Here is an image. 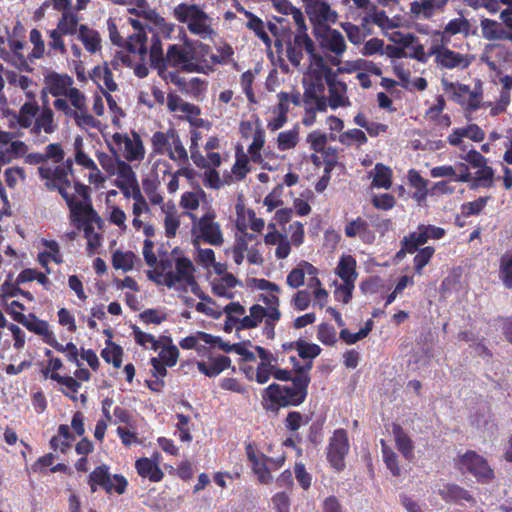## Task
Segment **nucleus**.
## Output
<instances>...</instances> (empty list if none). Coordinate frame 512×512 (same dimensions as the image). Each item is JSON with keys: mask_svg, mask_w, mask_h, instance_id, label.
Segmentation results:
<instances>
[{"mask_svg": "<svg viewBox=\"0 0 512 512\" xmlns=\"http://www.w3.org/2000/svg\"><path fill=\"white\" fill-rule=\"evenodd\" d=\"M73 173L72 159L63 160L57 165L43 164L38 167V174L44 181L45 187L50 191L57 190L73 213L84 212L85 215L95 217L89 187L79 181H72L69 176Z\"/></svg>", "mask_w": 512, "mask_h": 512, "instance_id": "f257e3e1", "label": "nucleus"}, {"mask_svg": "<svg viewBox=\"0 0 512 512\" xmlns=\"http://www.w3.org/2000/svg\"><path fill=\"white\" fill-rule=\"evenodd\" d=\"M296 374L289 385L270 384L264 390V399L268 401L266 409L277 412L280 407L299 406L302 404L308 394V386L311 378L309 372L313 363L309 362L300 365L296 357H290Z\"/></svg>", "mask_w": 512, "mask_h": 512, "instance_id": "f03ea898", "label": "nucleus"}, {"mask_svg": "<svg viewBox=\"0 0 512 512\" xmlns=\"http://www.w3.org/2000/svg\"><path fill=\"white\" fill-rule=\"evenodd\" d=\"M178 248L170 254L159 251V261L154 270L147 271V278L157 285L178 288L179 285L195 286V268L192 261L179 255Z\"/></svg>", "mask_w": 512, "mask_h": 512, "instance_id": "7ed1b4c3", "label": "nucleus"}, {"mask_svg": "<svg viewBox=\"0 0 512 512\" xmlns=\"http://www.w3.org/2000/svg\"><path fill=\"white\" fill-rule=\"evenodd\" d=\"M305 54L308 56V68L313 73H317L326 65L323 56L317 52L316 45L307 31H295L293 34H289L286 40V56L291 65L296 68L300 67Z\"/></svg>", "mask_w": 512, "mask_h": 512, "instance_id": "20e7f679", "label": "nucleus"}, {"mask_svg": "<svg viewBox=\"0 0 512 512\" xmlns=\"http://www.w3.org/2000/svg\"><path fill=\"white\" fill-rule=\"evenodd\" d=\"M173 17L187 26L188 31L203 40H212L216 32L212 27L213 19L204 9L194 3L183 2L173 8Z\"/></svg>", "mask_w": 512, "mask_h": 512, "instance_id": "39448f33", "label": "nucleus"}, {"mask_svg": "<svg viewBox=\"0 0 512 512\" xmlns=\"http://www.w3.org/2000/svg\"><path fill=\"white\" fill-rule=\"evenodd\" d=\"M163 62L165 65L187 73L209 75L214 71L213 66L208 61L201 60L192 51H188L177 44L168 46L166 55L163 54Z\"/></svg>", "mask_w": 512, "mask_h": 512, "instance_id": "423d86ee", "label": "nucleus"}, {"mask_svg": "<svg viewBox=\"0 0 512 512\" xmlns=\"http://www.w3.org/2000/svg\"><path fill=\"white\" fill-rule=\"evenodd\" d=\"M193 218V246H200V241H203L212 246H221L224 242L223 234L220 224L215 221L213 213H206L198 220L192 214Z\"/></svg>", "mask_w": 512, "mask_h": 512, "instance_id": "0eeeda50", "label": "nucleus"}, {"mask_svg": "<svg viewBox=\"0 0 512 512\" xmlns=\"http://www.w3.org/2000/svg\"><path fill=\"white\" fill-rule=\"evenodd\" d=\"M314 35L319 41L320 47L330 53L328 61L333 66H338L341 63V57L345 53L347 45L343 34L329 27H315Z\"/></svg>", "mask_w": 512, "mask_h": 512, "instance_id": "6e6552de", "label": "nucleus"}, {"mask_svg": "<svg viewBox=\"0 0 512 512\" xmlns=\"http://www.w3.org/2000/svg\"><path fill=\"white\" fill-rule=\"evenodd\" d=\"M323 75L325 83L328 87L329 99L328 104L332 109L339 107H348L351 105L347 95V85L337 78V74L327 64L324 68L317 71Z\"/></svg>", "mask_w": 512, "mask_h": 512, "instance_id": "1a4fd4ad", "label": "nucleus"}, {"mask_svg": "<svg viewBox=\"0 0 512 512\" xmlns=\"http://www.w3.org/2000/svg\"><path fill=\"white\" fill-rule=\"evenodd\" d=\"M349 452V440L344 429H336L329 440L327 460L331 466L342 471L345 468V457Z\"/></svg>", "mask_w": 512, "mask_h": 512, "instance_id": "9d476101", "label": "nucleus"}, {"mask_svg": "<svg viewBox=\"0 0 512 512\" xmlns=\"http://www.w3.org/2000/svg\"><path fill=\"white\" fill-rule=\"evenodd\" d=\"M44 83L48 92L54 97H66L73 103L75 93L84 94L79 89L73 87L74 80L68 74H59L57 72H47L44 74Z\"/></svg>", "mask_w": 512, "mask_h": 512, "instance_id": "9b49d317", "label": "nucleus"}, {"mask_svg": "<svg viewBox=\"0 0 512 512\" xmlns=\"http://www.w3.org/2000/svg\"><path fill=\"white\" fill-rule=\"evenodd\" d=\"M108 145H112L117 154L121 153L127 161H140L144 158L145 150L137 134L130 138L126 134L115 133L112 136V143Z\"/></svg>", "mask_w": 512, "mask_h": 512, "instance_id": "f8f14e48", "label": "nucleus"}, {"mask_svg": "<svg viewBox=\"0 0 512 512\" xmlns=\"http://www.w3.org/2000/svg\"><path fill=\"white\" fill-rule=\"evenodd\" d=\"M305 13L310 22L315 27L323 26L327 23H335L337 13L331 9L327 0H301Z\"/></svg>", "mask_w": 512, "mask_h": 512, "instance_id": "ddd939ff", "label": "nucleus"}, {"mask_svg": "<svg viewBox=\"0 0 512 512\" xmlns=\"http://www.w3.org/2000/svg\"><path fill=\"white\" fill-rule=\"evenodd\" d=\"M460 469L470 472L480 482H488L494 477V472L487 461L474 451H468L461 457Z\"/></svg>", "mask_w": 512, "mask_h": 512, "instance_id": "4468645a", "label": "nucleus"}, {"mask_svg": "<svg viewBox=\"0 0 512 512\" xmlns=\"http://www.w3.org/2000/svg\"><path fill=\"white\" fill-rule=\"evenodd\" d=\"M432 53H434V61L443 69H465L471 61L468 55L453 51L442 45H432Z\"/></svg>", "mask_w": 512, "mask_h": 512, "instance_id": "2eb2a0df", "label": "nucleus"}, {"mask_svg": "<svg viewBox=\"0 0 512 512\" xmlns=\"http://www.w3.org/2000/svg\"><path fill=\"white\" fill-rule=\"evenodd\" d=\"M71 105L76 108L71 119L74 120L77 127L82 130L98 129L100 127L101 122L89 112L85 94L75 93Z\"/></svg>", "mask_w": 512, "mask_h": 512, "instance_id": "dca6fc26", "label": "nucleus"}, {"mask_svg": "<svg viewBox=\"0 0 512 512\" xmlns=\"http://www.w3.org/2000/svg\"><path fill=\"white\" fill-rule=\"evenodd\" d=\"M449 0H414L410 3L411 17L416 20H430L445 11Z\"/></svg>", "mask_w": 512, "mask_h": 512, "instance_id": "f3484780", "label": "nucleus"}, {"mask_svg": "<svg viewBox=\"0 0 512 512\" xmlns=\"http://www.w3.org/2000/svg\"><path fill=\"white\" fill-rule=\"evenodd\" d=\"M150 60L152 66L157 69L159 76L166 82H170L181 87L184 78L177 71L168 69V65L163 62V50L160 41L157 39L150 48Z\"/></svg>", "mask_w": 512, "mask_h": 512, "instance_id": "a211bd4d", "label": "nucleus"}, {"mask_svg": "<svg viewBox=\"0 0 512 512\" xmlns=\"http://www.w3.org/2000/svg\"><path fill=\"white\" fill-rule=\"evenodd\" d=\"M345 235L348 238L358 237L365 244H372L376 238L375 232L370 224L361 217L348 221L344 228Z\"/></svg>", "mask_w": 512, "mask_h": 512, "instance_id": "6ab92c4d", "label": "nucleus"}, {"mask_svg": "<svg viewBox=\"0 0 512 512\" xmlns=\"http://www.w3.org/2000/svg\"><path fill=\"white\" fill-rule=\"evenodd\" d=\"M57 129L58 125L54 120L53 110L48 106H43L36 116L30 134L34 137H41L42 133L53 134Z\"/></svg>", "mask_w": 512, "mask_h": 512, "instance_id": "aec40b11", "label": "nucleus"}, {"mask_svg": "<svg viewBox=\"0 0 512 512\" xmlns=\"http://www.w3.org/2000/svg\"><path fill=\"white\" fill-rule=\"evenodd\" d=\"M247 455L258 480L263 484L270 483L272 481V475L267 468V462L271 461V459L263 454L256 455L250 446L247 449Z\"/></svg>", "mask_w": 512, "mask_h": 512, "instance_id": "412c9836", "label": "nucleus"}, {"mask_svg": "<svg viewBox=\"0 0 512 512\" xmlns=\"http://www.w3.org/2000/svg\"><path fill=\"white\" fill-rule=\"evenodd\" d=\"M317 269L306 261H301L295 268H293L286 278V283L289 287L296 289L304 284L305 275H316Z\"/></svg>", "mask_w": 512, "mask_h": 512, "instance_id": "4be33fe9", "label": "nucleus"}, {"mask_svg": "<svg viewBox=\"0 0 512 512\" xmlns=\"http://www.w3.org/2000/svg\"><path fill=\"white\" fill-rule=\"evenodd\" d=\"M39 111L40 106L36 101H26L14 117L21 128L30 131Z\"/></svg>", "mask_w": 512, "mask_h": 512, "instance_id": "5701e85b", "label": "nucleus"}, {"mask_svg": "<svg viewBox=\"0 0 512 512\" xmlns=\"http://www.w3.org/2000/svg\"><path fill=\"white\" fill-rule=\"evenodd\" d=\"M439 494L446 502H455L457 504H464V502L474 503L470 493L455 484L443 486V488L439 489Z\"/></svg>", "mask_w": 512, "mask_h": 512, "instance_id": "b1692460", "label": "nucleus"}, {"mask_svg": "<svg viewBox=\"0 0 512 512\" xmlns=\"http://www.w3.org/2000/svg\"><path fill=\"white\" fill-rule=\"evenodd\" d=\"M326 97H318L314 100L303 101L304 117L302 123L304 126H312L316 122L317 112H326L328 107Z\"/></svg>", "mask_w": 512, "mask_h": 512, "instance_id": "393cba45", "label": "nucleus"}, {"mask_svg": "<svg viewBox=\"0 0 512 512\" xmlns=\"http://www.w3.org/2000/svg\"><path fill=\"white\" fill-rule=\"evenodd\" d=\"M15 320L24 325L29 331L42 336L43 341L47 339L53 332L49 329L47 321L40 320L34 315H30V319H27L24 314H17Z\"/></svg>", "mask_w": 512, "mask_h": 512, "instance_id": "a878e982", "label": "nucleus"}, {"mask_svg": "<svg viewBox=\"0 0 512 512\" xmlns=\"http://www.w3.org/2000/svg\"><path fill=\"white\" fill-rule=\"evenodd\" d=\"M78 39L82 42L85 49L91 54H94L101 49V38L99 33L96 30L89 28L87 25H79Z\"/></svg>", "mask_w": 512, "mask_h": 512, "instance_id": "bb28decb", "label": "nucleus"}, {"mask_svg": "<svg viewBox=\"0 0 512 512\" xmlns=\"http://www.w3.org/2000/svg\"><path fill=\"white\" fill-rule=\"evenodd\" d=\"M392 433H393L398 451L403 455V457L405 459L411 460L414 455L413 454L414 445H413L411 438L404 431V429L398 424H393Z\"/></svg>", "mask_w": 512, "mask_h": 512, "instance_id": "cd10ccee", "label": "nucleus"}, {"mask_svg": "<svg viewBox=\"0 0 512 512\" xmlns=\"http://www.w3.org/2000/svg\"><path fill=\"white\" fill-rule=\"evenodd\" d=\"M231 364V360L227 356L220 355L209 362L200 361L197 363L198 370L208 377H215L222 371L227 369Z\"/></svg>", "mask_w": 512, "mask_h": 512, "instance_id": "c85d7f7f", "label": "nucleus"}, {"mask_svg": "<svg viewBox=\"0 0 512 512\" xmlns=\"http://www.w3.org/2000/svg\"><path fill=\"white\" fill-rule=\"evenodd\" d=\"M336 274L344 283H353L357 279L356 260L351 256H342L336 267Z\"/></svg>", "mask_w": 512, "mask_h": 512, "instance_id": "c756f323", "label": "nucleus"}, {"mask_svg": "<svg viewBox=\"0 0 512 512\" xmlns=\"http://www.w3.org/2000/svg\"><path fill=\"white\" fill-rule=\"evenodd\" d=\"M89 485L92 492L96 491V485L103 487L106 492L111 493L112 478L109 473V467L101 465L95 468L89 475Z\"/></svg>", "mask_w": 512, "mask_h": 512, "instance_id": "7c9ffc66", "label": "nucleus"}, {"mask_svg": "<svg viewBox=\"0 0 512 512\" xmlns=\"http://www.w3.org/2000/svg\"><path fill=\"white\" fill-rule=\"evenodd\" d=\"M176 130L171 128L166 132L157 131L152 135L151 143L153 151L156 154H167L171 148V142L174 138Z\"/></svg>", "mask_w": 512, "mask_h": 512, "instance_id": "2f4dec72", "label": "nucleus"}, {"mask_svg": "<svg viewBox=\"0 0 512 512\" xmlns=\"http://www.w3.org/2000/svg\"><path fill=\"white\" fill-rule=\"evenodd\" d=\"M135 465L139 475L149 478L153 482L160 481L164 476L158 465L148 458L137 460Z\"/></svg>", "mask_w": 512, "mask_h": 512, "instance_id": "473e14b6", "label": "nucleus"}, {"mask_svg": "<svg viewBox=\"0 0 512 512\" xmlns=\"http://www.w3.org/2000/svg\"><path fill=\"white\" fill-rule=\"evenodd\" d=\"M79 18L77 13L73 11H65L62 13L61 18L57 23L58 31H61L64 35H74L78 32Z\"/></svg>", "mask_w": 512, "mask_h": 512, "instance_id": "72a5a7b5", "label": "nucleus"}, {"mask_svg": "<svg viewBox=\"0 0 512 512\" xmlns=\"http://www.w3.org/2000/svg\"><path fill=\"white\" fill-rule=\"evenodd\" d=\"M136 261H140V259L131 251L122 252L118 250L112 255L113 267L124 272L132 270Z\"/></svg>", "mask_w": 512, "mask_h": 512, "instance_id": "f704fd0d", "label": "nucleus"}, {"mask_svg": "<svg viewBox=\"0 0 512 512\" xmlns=\"http://www.w3.org/2000/svg\"><path fill=\"white\" fill-rule=\"evenodd\" d=\"M482 37L486 40H500L505 37V30L501 24L491 19H483L480 23Z\"/></svg>", "mask_w": 512, "mask_h": 512, "instance_id": "c9c22d12", "label": "nucleus"}, {"mask_svg": "<svg viewBox=\"0 0 512 512\" xmlns=\"http://www.w3.org/2000/svg\"><path fill=\"white\" fill-rule=\"evenodd\" d=\"M494 185V170L487 166V164L478 170L475 173V176L472 178V183L470 188L476 189L478 187L490 188Z\"/></svg>", "mask_w": 512, "mask_h": 512, "instance_id": "e433bc0d", "label": "nucleus"}, {"mask_svg": "<svg viewBox=\"0 0 512 512\" xmlns=\"http://www.w3.org/2000/svg\"><path fill=\"white\" fill-rule=\"evenodd\" d=\"M50 378L58 382L59 384L65 386L69 390V392H66L63 389L61 390L65 396H67L74 402L78 400V396L76 395V393L80 389L81 384L75 378L71 376H61L58 373H52L50 375Z\"/></svg>", "mask_w": 512, "mask_h": 512, "instance_id": "4c0bfd02", "label": "nucleus"}, {"mask_svg": "<svg viewBox=\"0 0 512 512\" xmlns=\"http://www.w3.org/2000/svg\"><path fill=\"white\" fill-rule=\"evenodd\" d=\"M264 143L265 131L260 125H258L254 132L252 143L248 147V153L250 154L251 160L254 163H260L262 161V155L260 151L263 148Z\"/></svg>", "mask_w": 512, "mask_h": 512, "instance_id": "58836bf2", "label": "nucleus"}, {"mask_svg": "<svg viewBox=\"0 0 512 512\" xmlns=\"http://www.w3.org/2000/svg\"><path fill=\"white\" fill-rule=\"evenodd\" d=\"M70 214H71V217L73 219V221L75 222H81L83 223L85 226H84V234H85V237L88 238L89 236H92L93 234H96L94 232V227H93V224H97L99 228H101L102 226V219L101 217L97 214V212L95 211V217H92V216H88V215H85V213L83 212H77V213H73L72 211H70Z\"/></svg>", "mask_w": 512, "mask_h": 512, "instance_id": "ea45409f", "label": "nucleus"}, {"mask_svg": "<svg viewBox=\"0 0 512 512\" xmlns=\"http://www.w3.org/2000/svg\"><path fill=\"white\" fill-rule=\"evenodd\" d=\"M245 17L248 19L246 23L247 28L252 30L267 46H270L271 39L265 31L264 22L252 12H245Z\"/></svg>", "mask_w": 512, "mask_h": 512, "instance_id": "a19ab883", "label": "nucleus"}, {"mask_svg": "<svg viewBox=\"0 0 512 512\" xmlns=\"http://www.w3.org/2000/svg\"><path fill=\"white\" fill-rule=\"evenodd\" d=\"M82 145H83V139L81 137H77L75 139V143H74V146H75V162L80 165V166H83L84 168L90 170V171H95L96 174L99 176L100 174V170L98 169L96 163L94 162L93 159H91L83 150H82Z\"/></svg>", "mask_w": 512, "mask_h": 512, "instance_id": "79ce46f5", "label": "nucleus"}, {"mask_svg": "<svg viewBox=\"0 0 512 512\" xmlns=\"http://www.w3.org/2000/svg\"><path fill=\"white\" fill-rule=\"evenodd\" d=\"M250 315L244 316L239 320L238 329H249L258 326L265 316V308L261 305H253L250 307Z\"/></svg>", "mask_w": 512, "mask_h": 512, "instance_id": "37998d69", "label": "nucleus"}, {"mask_svg": "<svg viewBox=\"0 0 512 512\" xmlns=\"http://www.w3.org/2000/svg\"><path fill=\"white\" fill-rule=\"evenodd\" d=\"M373 175V186L377 188L389 189L391 187V170L383 164H376L373 171L370 174Z\"/></svg>", "mask_w": 512, "mask_h": 512, "instance_id": "c03bdc74", "label": "nucleus"}, {"mask_svg": "<svg viewBox=\"0 0 512 512\" xmlns=\"http://www.w3.org/2000/svg\"><path fill=\"white\" fill-rule=\"evenodd\" d=\"M205 89L206 82L198 77L191 78L188 81L184 79L180 87L182 92L197 100L203 96Z\"/></svg>", "mask_w": 512, "mask_h": 512, "instance_id": "a18cd8bd", "label": "nucleus"}, {"mask_svg": "<svg viewBox=\"0 0 512 512\" xmlns=\"http://www.w3.org/2000/svg\"><path fill=\"white\" fill-rule=\"evenodd\" d=\"M299 142V129L294 127L290 130L280 132L277 137V147L280 151L294 148Z\"/></svg>", "mask_w": 512, "mask_h": 512, "instance_id": "49530a36", "label": "nucleus"}, {"mask_svg": "<svg viewBox=\"0 0 512 512\" xmlns=\"http://www.w3.org/2000/svg\"><path fill=\"white\" fill-rule=\"evenodd\" d=\"M470 31V23L469 21L463 17H457L454 19H451L444 27L443 36L444 35H456V34H463L467 36Z\"/></svg>", "mask_w": 512, "mask_h": 512, "instance_id": "de8ad7c7", "label": "nucleus"}, {"mask_svg": "<svg viewBox=\"0 0 512 512\" xmlns=\"http://www.w3.org/2000/svg\"><path fill=\"white\" fill-rule=\"evenodd\" d=\"M167 155L172 161L179 162L180 164H185L188 162L189 157L187 150L184 147L177 132L174 135V138L171 142V148Z\"/></svg>", "mask_w": 512, "mask_h": 512, "instance_id": "09e8293b", "label": "nucleus"}, {"mask_svg": "<svg viewBox=\"0 0 512 512\" xmlns=\"http://www.w3.org/2000/svg\"><path fill=\"white\" fill-rule=\"evenodd\" d=\"M404 239V247L406 250H408L409 254L416 253L418 248L424 244H426L428 241L426 240L425 234L422 231L420 225L417 227V229L411 233H409L407 236L403 237Z\"/></svg>", "mask_w": 512, "mask_h": 512, "instance_id": "8fccbe9b", "label": "nucleus"}, {"mask_svg": "<svg viewBox=\"0 0 512 512\" xmlns=\"http://www.w3.org/2000/svg\"><path fill=\"white\" fill-rule=\"evenodd\" d=\"M29 41L33 45V49L28 55V59L30 61L41 59L45 54V42L42 38L41 32L38 29H32L29 34Z\"/></svg>", "mask_w": 512, "mask_h": 512, "instance_id": "3c124183", "label": "nucleus"}, {"mask_svg": "<svg viewBox=\"0 0 512 512\" xmlns=\"http://www.w3.org/2000/svg\"><path fill=\"white\" fill-rule=\"evenodd\" d=\"M296 351L298 352L300 358L304 360L309 359L307 363H312V360L319 356L322 350L317 344L308 343L299 339L296 341Z\"/></svg>", "mask_w": 512, "mask_h": 512, "instance_id": "603ef678", "label": "nucleus"}, {"mask_svg": "<svg viewBox=\"0 0 512 512\" xmlns=\"http://www.w3.org/2000/svg\"><path fill=\"white\" fill-rule=\"evenodd\" d=\"M380 443H381V447H382L383 460L386 464V467L390 470V472L394 476H399L401 471H400V467L398 465L397 454L393 451V449L391 447H389L386 444V442L383 439L380 441Z\"/></svg>", "mask_w": 512, "mask_h": 512, "instance_id": "864d4df0", "label": "nucleus"}, {"mask_svg": "<svg viewBox=\"0 0 512 512\" xmlns=\"http://www.w3.org/2000/svg\"><path fill=\"white\" fill-rule=\"evenodd\" d=\"M416 252L417 253L413 259L414 270L416 274L421 275L423 268L429 263L434 255L435 249L432 246H426L418 248Z\"/></svg>", "mask_w": 512, "mask_h": 512, "instance_id": "5fc2aeb1", "label": "nucleus"}, {"mask_svg": "<svg viewBox=\"0 0 512 512\" xmlns=\"http://www.w3.org/2000/svg\"><path fill=\"white\" fill-rule=\"evenodd\" d=\"M338 140L341 144L350 146L353 144H357L361 146L367 142L366 134L360 129H350L344 133H342Z\"/></svg>", "mask_w": 512, "mask_h": 512, "instance_id": "6e6d98bb", "label": "nucleus"}, {"mask_svg": "<svg viewBox=\"0 0 512 512\" xmlns=\"http://www.w3.org/2000/svg\"><path fill=\"white\" fill-rule=\"evenodd\" d=\"M500 278L506 288L512 289V253H506L501 257Z\"/></svg>", "mask_w": 512, "mask_h": 512, "instance_id": "4d7b16f0", "label": "nucleus"}, {"mask_svg": "<svg viewBox=\"0 0 512 512\" xmlns=\"http://www.w3.org/2000/svg\"><path fill=\"white\" fill-rule=\"evenodd\" d=\"M489 197H479L478 199L466 202L461 205V213L464 217L479 215L486 207Z\"/></svg>", "mask_w": 512, "mask_h": 512, "instance_id": "13d9d810", "label": "nucleus"}, {"mask_svg": "<svg viewBox=\"0 0 512 512\" xmlns=\"http://www.w3.org/2000/svg\"><path fill=\"white\" fill-rule=\"evenodd\" d=\"M307 142L315 152L324 153L328 142V135L320 131H313L308 134Z\"/></svg>", "mask_w": 512, "mask_h": 512, "instance_id": "bf43d9fd", "label": "nucleus"}, {"mask_svg": "<svg viewBox=\"0 0 512 512\" xmlns=\"http://www.w3.org/2000/svg\"><path fill=\"white\" fill-rule=\"evenodd\" d=\"M123 350L120 346L114 345L110 348H104L101 351V357L107 362L112 363L115 368H120L122 364Z\"/></svg>", "mask_w": 512, "mask_h": 512, "instance_id": "052dcab7", "label": "nucleus"}, {"mask_svg": "<svg viewBox=\"0 0 512 512\" xmlns=\"http://www.w3.org/2000/svg\"><path fill=\"white\" fill-rule=\"evenodd\" d=\"M93 73L95 80L101 81L107 90L115 91L117 89L113 75L107 67H96Z\"/></svg>", "mask_w": 512, "mask_h": 512, "instance_id": "680f3d73", "label": "nucleus"}, {"mask_svg": "<svg viewBox=\"0 0 512 512\" xmlns=\"http://www.w3.org/2000/svg\"><path fill=\"white\" fill-rule=\"evenodd\" d=\"M63 35L64 34L61 31H58L57 28L48 31L50 39L48 42L49 50L58 51L61 55H65L67 53V48L62 38Z\"/></svg>", "mask_w": 512, "mask_h": 512, "instance_id": "e2e57ef3", "label": "nucleus"}, {"mask_svg": "<svg viewBox=\"0 0 512 512\" xmlns=\"http://www.w3.org/2000/svg\"><path fill=\"white\" fill-rule=\"evenodd\" d=\"M197 249V255L195 257V261L203 266L204 268H210L215 266V253L210 248H200L199 246L195 247Z\"/></svg>", "mask_w": 512, "mask_h": 512, "instance_id": "0e129e2a", "label": "nucleus"}, {"mask_svg": "<svg viewBox=\"0 0 512 512\" xmlns=\"http://www.w3.org/2000/svg\"><path fill=\"white\" fill-rule=\"evenodd\" d=\"M160 361L168 367H172L177 363L179 350L175 345L163 347L159 352Z\"/></svg>", "mask_w": 512, "mask_h": 512, "instance_id": "69168bd1", "label": "nucleus"}, {"mask_svg": "<svg viewBox=\"0 0 512 512\" xmlns=\"http://www.w3.org/2000/svg\"><path fill=\"white\" fill-rule=\"evenodd\" d=\"M355 288V284L353 283H344L342 282L339 285H336L334 291V297L337 301L343 302L344 304H348L352 299V293Z\"/></svg>", "mask_w": 512, "mask_h": 512, "instance_id": "338daca9", "label": "nucleus"}, {"mask_svg": "<svg viewBox=\"0 0 512 512\" xmlns=\"http://www.w3.org/2000/svg\"><path fill=\"white\" fill-rule=\"evenodd\" d=\"M371 202L375 208L384 211L392 209L396 203L394 196L389 193L374 195Z\"/></svg>", "mask_w": 512, "mask_h": 512, "instance_id": "774afa93", "label": "nucleus"}]
</instances>
